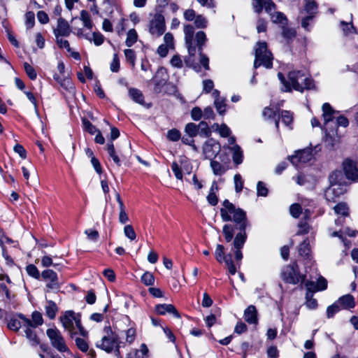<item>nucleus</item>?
<instances>
[{
    "label": "nucleus",
    "instance_id": "obj_1",
    "mask_svg": "<svg viewBox=\"0 0 358 358\" xmlns=\"http://www.w3.org/2000/svg\"><path fill=\"white\" fill-rule=\"evenodd\" d=\"M222 205L223 207L220 209V216L222 221H233L235 223V225L231 224L224 225L222 233L226 241L228 243L231 242L234 238V231H239L235 236L233 246L235 259L240 262L243 259L241 249L247 240L245 229L246 227L249 226L246 213L243 209L236 208L228 199H225Z\"/></svg>",
    "mask_w": 358,
    "mask_h": 358
},
{
    "label": "nucleus",
    "instance_id": "obj_2",
    "mask_svg": "<svg viewBox=\"0 0 358 358\" xmlns=\"http://www.w3.org/2000/svg\"><path fill=\"white\" fill-rule=\"evenodd\" d=\"M183 31L185 35V46L187 49L188 55L184 57V63L189 68L199 71V66L196 62L195 55L196 50L199 55L200 64L206 70H209V59L203 54V49L207 41V37L204 31H199L194 33V27L192 24L184 25Z\"/></svg>",
    "mask_w": 358,
    "mask_h": 358
},
{
    "label": "nucleus",
    "instance_id": "obj_3",
    "mask_svg": "<svg viewBox=\"0 0 358 358\" xmlns=\"http://www.w3.org/2000/svg\"><path fill=\"white\" fill-rule=\"evenodd\" d=\"M59 320L71 338L78 334L76 329L83 337H87L88 331L82 325L80 313H76L73 310H66L60 316Z\"/></svg>",
    "mask_w": 358,
    "mask_h": 358
},
{
    "label": "nucleus",
    "instance_id": "obj_4",
    "mask_svg": "<svg viewBox=\"0 0 358 358\" xmlns=\"http://www.w3.org/2000/svg\"><path fill=\"white\" fill-rule=\"evenodd\" d=\"M255 59L254 62V68L256 69L260 66L266 69H271L273 66V55L268 50L266 42L259 41L255 46Z\"/></svg>",
    "mask_w": 358,
    "mask_h": 358
},
{
    "label": "nucleus",
    "instance_id": "obj_5",
    "mask_svg": "<svg viewBox=\"0 0 358 358\" xmlns=\"http://www.w3.org/2000/svg\"><path fill=\"white\" fill-rule=\"evenodd\" d=\"M289 87L299 92L314 87L313 80L301 71H292L289 73Z\"/></svg>",
    "mask_w": 358,
    "mask_h": 358
},
{
    "label": "nucleus",
    "instance_id": "obj_6",
    "mask_svg": "<svg viewBox=\"0 0 358 358\" xmlns=\"http://www.w3.org/2000/svg\"><path fill=\"white\" fill-rule=\"evenodd\" d=\"M341 171H334L329 176L331 186L325 192V197L328 201H336V198L344 193V189L338 185L339 179L341 178Z\"/></svg>",
    "mask_w": 358,
    "mask_h": 358
},
{
    "label": "nucleus",
    "instance_id": "obj_7",
    "mask_svg": "<svg viewBox=\"0 0 358 358\" xmlns=\"http://www.w3.org/2000/svg\"><path fill=\"white\" fill-rule=\"evenodd\" d=\"M282 280L289 284L296 285L299 282H303L306 276L299 273L298 265L294 263L285 266L281 272Z\"/></svg>",
    "mask_w": 358,
    "mask_h": 358
},
{
    "label": "nucleus",
    "instance_id": "obj_8",
    "mask_svg": "<svg viewBox=\"0 0 358 358\" xmlns=\"http://www.w3.org/2000/svg\"><path fill=\"white\" fill-rule=\"evenodd\" d=\"M105 331L106 334L99 341L96 343V347L104 350L107 353H110L116 345L120 344L118 337L114 334L110 327L105 328Z\"/></svg>",
    "mask_w": 358,
    "mask_h": 358
},
{
    "label": "nucleus",
    "instance_id": "obj_9",
    "mask_svg": "<svg viewBox=\"0 0 358 358\" xmlns=\"http://www.w3.org/2000/svg\"><path fill=\"white\" fill-rule=\"evenodd\" d=\"M41 278L46 282L45 288L47 292H57L61 288L62 283L59 282L57 273L53 270H44L41 273Z\"/></svg>",
    "mask_w": 358,
    "mask_h": 358
},
{
    "label": "nucleus",
    "instance_id": "obj_10",
    "mask_svg": "<svg viewBox=\"0 0 358 358\" xmlns=\"http://www.w3.org/2000/svg\"><path fill=\"white\" fill-rule=\"evenodd\" d=\"M224 248L222 245L218 244L216 246L215 256L217 261L220 263L224 262L229 273L234 275L236 273V268L232 260L231 254L224 255Z\"/></svg>",
    "mask_w": 358,
    "mask_h": 358
},
{
    "label": "nucleus",
    "instance_id": "obj_11",
    "mask_svg": "<svg viewBox=\"0 0 358 358\" xmlns=\"http://www.w3.org/2000/svg\"><path fill=\"white\" fill-rule=\"evenodd\" d=\"M47 336L50 340L52 345L61 352L68 351L69 348L61 332L56 328L48 329L46 331Z\"/></svg>",
    "mask_w": 358,
    "mask_h": 358
},
{
    "label": "nucleus",
    "instance_id": "obj_12",
    "mask_svg": "<svg viewBox=\"0 0 358 358\" xmlns=\"http://www.w3.org/2000/svg\"><path fill=\"white\" fill-rule=\"evenodd\" d=\"M165 20L162 14L157 13L150 21L149 32L154 37L161 36L165 31Z\"/></svg>",
    "mask_w": 358,
    "mask_h": 358
},
{
    "label": "nucleus",
    "instance_id": "obj_13",
    "mask_svg": "<svg viewBox=\"0 0 358 358\" xmlns=\"http://www.w3.org/2000/svg\"><path fill=\"white\" fill-rule=\"evenodd\" d=\"M313 158L312 150L305 148L296 152L294 155L290 157L291 163L295 166H299L301 164H306Z\"/></svg>",
    "mask_w": 358,
    "mask_h": 358
},
{
    "label": "nucleus",
    "instance_id": "obj_14",
    "mask_svg": "<svg viewBox=\"0 0 358 358\" xmlns=\"http://www.w3.org/2000/svg\"><path fill=\"white\" fill-rule=\"evenodd\" d=\"M220 150V144L213 138L208 139L203 145V153L205 157L210 160L213 157L219 154Z\"/></svg>",
    "mask_w": 358,
    "mask_h": 358
},
{
    "label": "nucleus",
    "instance_id": "obj_15",
    "mask_svg": "<svg viewBox=\"0 0 358 358\" xmlns=\"http://www.w3.org/2000/svg\"><path fill=\"white\" fill-rule=\"evenodd\" d=\"M343 169L348 180L353 182H358V168L355 161L346 159L343 162Z\"/></svg>",
    "mask_w": 358,
    "mask_h": 358
},
{
    "label": "nucleus",
    "instance_id": "obj_16",
    "mask_svg": "<svg viewBox=\"0 0 358 358\" xmlns=\"http://www.w3.org/2000/svg\"><path fill=\"white\" fill-rule=\"evenodd\" d=\"M17 316L20 320L24 321V326H29L34 328H36L43 323L42 315L38 311L33 312L31 315V320L26 317L22 313L18 314Z\"/></svg>",
    "mask_w": 358,
    "mask_h": 358
},
{
    "label": "nucleus",
    "instance_id": "obj_17",
    "mask_svg": "<svg viewBox=\"0 0 358 358\" xmlns=\"http://www.w3.org/2000/svg\"><path fill=\"white\" fill-rule=\"evenodd\" d=\"M71 32V28L68 22L62 17L57 20V27L54 29L55 36H69Z\"/></svg>",
    "mask_w": 358,
    "mask_h": 358
},
{
    "label": "nucleus",
    "instance_id": "obj_18",
    "mask_svg": "<svg viewBox=\"0 0 358 358\" xmlns=\"http://www.w3.org/2000/svg\"><path fill=\"white\" fill-rule=\"evenodd\" d=\"M155 311L159 315H165L166 313L172 314L175 317H180L176 308L172 304H158L155 306Z\"/></svg>",
    "mask_w": 358,
    "mask_h": 358
},
{
    "label": "nucleus",
    "instance_id": "obj_19",
    "mask_svg": "<svg viewBox=\"0 0 358 358\" xmlns=\"http://www.w3.org/2000/svg\"><path fill=\"white\" fill-rule=\"evenodd\" d=\"M36 328L29 326H24V333L31 345L36 347L40 343V340L36 333Z\"/></svg>",
    "mask_w": 358,
    "mask_h": 358
},
{
    "label": "nucleus",
    "instance_id": "obj_20",
    "mask_svg": "<svg viewBox=\"0 0 358 358\" xmlns=\"http://www.w3.org/2000/svg\"><path fill=\"white\" fill-rule=\"evenodd\" d=\"M244 318L245 320L249 324H257V310L255 306L250 305L245 310Z\"/></svg>",
    "mask_w": 358,
    "mask_h": 358
},
{
    "label": "nucleus",
    "instance_id": "obj_21",
    "mask_svg": "<svg viewBox=\"0 0 358 358\" xmlns=\"http://www.w3.org/2000/svg\"><path fill=\"white\" fill-rule=\"evenodd\" d=\"M336 302L341 309H350L355 306L354 297L349 294L340 297Z\"/></svg>",
    "mask_w": 358,
    "mask_h": 358
},
{
    "label": "nucleus",
    "instance_id": "obj_22",
    "mask_svg": "<svg viewBox=\"0 0 358 358\" xmlns=\"http://www.w3.org/2000/svg\"><path fill=\"white\" fill-rule=\"evenodd\" d=\"M323 117L324 124L327 125L329 122H331L334 119V115L336 113L331 108L329 103H325L322 105Z\"/></svg>",
    "mask_w": 358,
    "mask_h": 358
},
{
    "label": "nucleus",
    "instance_id": "obj_23",
    "mask_svg": "<svg viewBox=\"0 0 358 358\" xmlns=\"http://www.w3.org/2000/svg\"><path fill=\"white\" fill-rule=\"evenodd\" d=\"M230 150L233 152L232 159L234 163L236 166L241 164L243 160V154L240 146L238 145H235L233 147L230 148Z\"/></svg>",
    "mask_w": 358,
    "mask_h": 358
},
{
    "label": "nucleus",
    "instance_id": "obj_24",
    "mask_svg": "<svg viewBox=\"0 0 358 358\" xmlns=\"http://www.w3.org/2000/svg\"><path fill=\"white\" fill-rule=\"evenodd\" d=\"M129 95L135 102L143 105L144 96L141 90L136 88L131 87L129 89Z\"/></svg>",
    "mask_w": 358,
    "mask_h": 358
},
{
    "label": "nucleus",
    "instance_id": "obj_25",
    "mask_svg": "<svg viewBox=\"0 0 358 358\" xmlns=\"http://www.w3.org/2000/svg\"><path fill=\"white\" fill-rule=\"evenodd\" d=\"M262 115L265 119L270 120L273 119L275 120V125L276 129L278 130L279 128V119L280 115L276 116L275 112L271 108L266 107L263 110Z\"/></svg>",
    "mask_w": 358,
    "mask_h": 358
},
{
    "label": "nucleus",
    "instance_id": "obj_26",
    "mask_svg": "<svg viewBox=\"0 0 358 358\" xmlns=\"http://www.w3.org/2000/svg\"><path fill=\"white\" fill-rule=\"evenodd\" d=\"M210 167L213 170V173L216 176H222L227 170V167L224 165L213 159L210 160Z\"/></svg>",
    "mask_w": 358,
    "mask_h": 358
},
{
    "label": "nucleus",
    "instance_id": "obj_27",
    "mask_svg": "<svg viewBox=\"0 0 358 358\" xmlns=\"http://www.w3.org/2000/svg\"><path fill=\"white\" fill-rule=\"evenodd\" d=\"M46 315L52 320L55 317L56 314L58 311V308L56 303L52 301H48L47 305L45 307Z\"/></svg>",
    "mask_w": 358,
    "mask_h": 358
},
{
    "label": "nucleus",
    "instance_id": "obj_28",
    "mask_svg": "<svg viewBox=\"0 0 358 358\" xmlns=\"http://www.w3.org/2000/svg\"><path fill=\"white\" fill-rule=\"evenodd\" d=\"M107 151L109 156L112 158L113 162L116 164L117 166H121V159L120 157L117 155L115 152L114 145L113 142L108 143L107 144Z\"/></svg>",
    "mask_w": 358,
    "mask_h": 358
},
{
    "label": "nucleus",
    "instance_id": "obj_29",
    "mask_svg": "<svg viewBox=\"0 0 358 358\" xmlns=\"http://www.w3.org/2000/svg\"><path fill=\"white\" fill-rule=\"evenodd\" d=\"M24 324L23 320L12 318L8 321L7 327L10 330L17 331L20 328L24 329Z\"/></svg>",
    "mask_w": 358,
    "mask_h": 358
},
{
    "label": "nucleus",
    "instance_id": "obj_30",
    "mask_svg": "<svg viewBox=\"0 0 358 358\" xmlns=\"http://www.w3.org/2000/svg\"><path fill=\"white\" fill-rule=\"evenodd\" d=\"M335 213L342 217H348L349 215V210L346 203H339L334 208Z\"/></svg>",
    "mask_w": 358,
    "mask_h": 358
},
{
    "label": "nucleus",
    "instance_id": "obj_31",
    "mask_svg": "<svg viewBox=\"0 0 358 358\" xmlns=\"http://www.w3.org/2000/svg\"><path fill=\"white\" fill-rule=\"evenodd\" d=\"M208 20L203 15H197L194 20V25L197 29H205L208 27Z\"/></svg>",
    "mask_w": 358,
    "mask_h": 358
},
{
    "label": "nucleus",
    "instance_id": "obj_32",
    "mask_svg": "<svg viewBox=\"0 0 358 358\" xmlns=\"http://www.w3.org/2000/svg\"><path fill=\"white\" fill-rule=\"evenodd\" d=\"M138 34L134 29H131L130 30H129L127 34V38L125 41L127 46H132L136 42Z\"/></svg>",
    "mask_w": 358,
    "mask_h": 358
},
{
    "label": "nucleus",
    "instance_id": "obj_33",
    "mask_svg": "<svg viewBox=\"0 0 358 358\" xmlns=\"http://www.w3.org/2000/svg\"><path fill=\"white\" fill-rule=\"evenodd\" d=\"M199 134L204 137H209L211 135V131L206 122H201L198 125Z\"/></svg>",
    "mask_w": 358,
    "mask_h": 358
},
{
    "label": "nucleus",
    "instance_id": "obj_34",
    "mask_svg": "<svg viewBox=\"0 0 358 358\" xmlns=\"http://www.w3.org/2000/svg\"><path fill=\"white\" fill-rule=\"evenodd\" d=\"M80 20L83 21L84 26L87 29H92L93 27V23L91 20L90 15L87 11L85 10H81Z\"/></svg>",
    "mask_w": 358,
    "mask_h": 358
},
{
    "label": "nucleus",
    "instance_id": "obj_35",
    "mask_svg": "<svg viewBox=\"0 0 358 358\" xmlns=\"http://www.w3.org/2000/svg\"><path fill=\"white\" fill-rule=\"evenodd\" d=\"M280 117L282 122L289 127L293 122V113L289 110H281Z\"/></svg>",
    "mask_w": 358,
    "mask_h": 358
},
{
    "label": "nucleus",
    "instance_id": "obj_36",
    "mask_svg": "<svg viewBox=\"0 0 358 358\" xmlns=\"http://www.w3.org/2000/svg\"><path fill=\"white\" fill-rule=\"evenodd\" d=\"M305 10L308 15H313L317 13V6L313 0H306Z\"/></svg>",
    "mask_w": 358,
    "mask_h": 358
},
{
    "label": "nucleus",
    "instance_id": "obj_37",
    "mask_svg": "<svg viewBox=\"0 0 358 358\" xmlns=\"http://www.w3.org/2000/svg\"><path fill=\"white\" fill-rule=\"evenodd\" d=\"M310 252V243L308 239L304 240L299 246V253L301 256L308 257Z\"/></svg>",
    "mask_w": 358,
    "mask_h": 358
},
{
    "label": "nucleus",
    "instance_id": "obj_38",
    "mask_svg": "<svg viewBox=\"0 0 358 358\" xmlns=\"http://www.w3.org/2000/svg\"><path fill=\"white\" fill-rule=\"evenodd\" d=\"M213 127H215L216 129L218 130L219 134L222 137L226 138L229 136L231 134L230 129L225 124H222L221 125L214 124Z\"/></svg>",
    "mask_w": 358,
    "mask_h": 358
},
{
    "label": "nucleus",
    "instance_id": "obj_39",
    "mask_svg": "<svg viewBox=\"0 0 358 358\" xmlns=\"http://www.w3.org/2000/svg\"><path fill=\"white\" fill-rule=\"evenodd\" d=\"M313 294L310 292L306 294V306L309 309H315L317 307V300L313 299Z\"/></svg>",
    "mask_w": 358,
    "mask_h": 358
},
{
    "label": "nucleus",
    "instance_id": "obj_40",
    "mask_svg": "<svg viewBox=\"0 0 358 358\" xmlns=\"http://www.w3.org/2000/svg\"><path fill=\"white\" fill-rule=\"evenodd\" d=\"M26 271L29 275L33 277L35 279L38 280L41 276L37 267L34 264H29L26 267Z\"/></svg>",
    "mask_w": 358,
    "mask_h": 358
},
{
    "label": "nucleus",
    "instance_id": "obj_41",
    "mask_svg": "<svg viewBox=\"0 0 358 358\" xmlns=\"http://www.w3.org/2000/svg\"><path fill=\"white\" fill-rule=\"evenodd\" d=\"M41 264L43 267H49L50 266H53L58 270H61L62 266L59 264H53L52 259L50 256H43L41 259Z\"/></svg>",
    "mask_w": 358,
    "mask_h": 358
},
{
    "label": "nucleus",
    "instance_id": "obj_42",
    "mask_svg": "<svg viewBox=\"0 0 358 358\" xmlns=\"http://www.w3.org/2000/svg\"><path fill=\"white\" fill-rule=\"evenodd\" d=\"M185 131L189 137H194L199 134L197 125L192 122L186 124Z\"/></svg>",
    "mask_w": 358,
    "mask_h": 358
},
{
    "label": "nucleus",
    "instance_id": "obj_43",
    "mask_svg": "<svg viewBox=\"0 0 358 358\" xmlns=\"http://www.w3.org/2000/svg\"><path fill=\"white\" fill-rule=\"evenodd\" d=\"M148 348L145 343H143L140 346L139 350L135 351V358H146L148 356Z\"/></svg>",
    "mask_w": 358,
    "mask_h": 358
},
{
    "label": "nucleus",
    "instance_id": "obj_44",
    "mask_svg": "<svg viewBox=\"0 0 358 358\" xmlns=\"http://www.w3.org/2000/svg\"><path fill=\"white\" fill-rule=\"evenodd\" d=\"M270 16L273 23H283L287 20L285 15L281 12L274 11L273 13H270Z\"/></svg>",
    "mask_w": 358,
    "mask_h": 358
},
{
    "label": "nucleus",
    "instance_id": "obj_45",
    "mask_svg": "<svg viewBox=\"0 0 358 358\" xmlns=\"http://www.w3.org/2000/svg\"><path fill=\"white\" fill-rule=\"evenodd\" d=\"M35 24V15L34 12L29 11L25 14V24L27 29H31Z\"/></svg>",
    "mask_w": 358,
    "mask_h": 358
},
{
    "label": "nucleus",
    "instance_id": "obj_46",
    "mask_svg": "<svg viewBox=\"0 0 358 358\" xmlns=\"http://www.w3.org/2000/svg\"><path fill=\"white\" fill-rule=\"evenodd\" d=\"M341 307L338 306V303L336 301L332 305L328 306L327 309V316L328 318H331L334 316V315L338 313L341 310Z\"/></svg>",
    "mask_w": 358,
    "mask_h": 358
},
{
    "label": "nucleus",
    "instance_id": "obj_47",
    "mask_svg": "<svg viewBox=\"0 0 358 358\" xmlns=\"http://www.w3.org/2000/svg\"><path fill=\"white\" fill-rule=\"evenodd\" d=\"M24 69L27 75L31 80H34L36 78L37 75L36 71L29 64L24 62Z\"/></svg>",
    "mask_w": 358,
    "mask_h": 358
},
{
    "label": "nucleus",
    "instance_id": "obj_48",
    "mask_svg": "<svg viewBox=\"0 0 358 358\" xmlns=\"http://www.w3.org/2000/svg\"><path fill=\"white\" fill-rule=\"evenodd\" d=\"M141 281L147 286L152 285L155 282V278L151 273L145 272L141 277Z\"/></svg>",
    "mask_w": 358,
    "mask_h": 358
},
{
    "label": "nucleus",
    "instance_id": "obj_49",
    "mask_svg": "<svg viewBox=\"0 0 358 358\" xmlns=\"http://www.w3.org/2000/svg\"><path fill=\"white\" fill-rule=\"evenodd\" d=\"M76 345L78 348L83 352H87L89 350L88 343L81 338H76L75 339Z\"/></svg>",
    "mask_w": 358,
    "mask_h": 358
},
{
    "label": "nucleus",
    "instance_id": "obj_50",
    "mask_svg": "<svg viewBox=\"0 0 358 358\" xmlns=\"http://www.w3.org/2000/svg\"><path fill=\"white\" fill-rule=\"evenodd\" d=\"M234 180L235 190L236 192L239 193L242 191L243 188V180L242 179V177L240 174L237 173L234 176Z\"/></svg>",
    "mask_w": 358,
    "mask_h": 358
},
{
    "label": "nucleus",
    "instance_id": "obj_51",
    "mask_svg": "<svg viewBox=\"0 0 358 358\" xmlns=\"http://www.w3.org/2000/svg\"><path fill=\"white\" fill-rule=\"evenodd\" d=\"M62 36H55L56 43L60 48H65L69 52H71L69 43L67 40H64Z\"/></svg>",
    "mask_w": 358,
    "mask_h": 358
},
{
    "label": "nucleus",
    "instance_id": "obj_52",
    "mask_svg": "<svg viewBox=\"0 0 358 358\" xmlns=\"http://www.w3.org/2000/svg\"><path fill=\"white\" fill-rule=\"evenodd\" d=\"M289 212L292 217L297 218L302 213V208L299 203H294L289 208Z\"/></svg>",
    "mask_w": 358,
    "mask_h": 358
},
{
    "label": "nucleus",
    "instance_id": "obj_53",
    "mask_svg": "<svg viewBox=\"0 0 358 358\" xmlns=\"http://www.w3.org/2000/svg\"><path fill=\"white\" fill-rule=\"evenodd\" d=\"M124 234L125 236H127L131 241H134L136 239V234L133 228V227L130 224L126 225L124 228Z\"/></svg>",
    "mask_w": 358,
    "mask_h": 358
},
{
    "label": "nucleus",
    "instance_id": "obj_54",
    "mask_svg": "<svg viewBox=\"0 0 358 358\" xmlns=\"http://www.w3.org/2000/svg\"><path fill=\"white\" fill-rule=\"evenodd\" d=\"M257 194L258 196H266L268 194V189L266 188L265 184L259 181L257 185Z\"/></svg>",
    "mask_w": 358,
    "mask_h": 358
},
{
    "label": "nucleus",
    "instance_id": "obj_55",
    "mask_svg": "<svg viewBox=\"0 0 358 358\" xmlns=\"http://www.w3.org/2000/svg\"><path fill=\"white\" fill-rule=\"evenodd\" d=\"M197 16L194 10L192 8L186 9L183 13V17L187 22H192Z\"/></svg>",
    "mask_w": 358,
    "mask_h": 358
},
{
    "label": "nucleus",
    "instance_id": "obj_56",
    "mask_svg": "<svg viewBox=\"0 0 358 358\" xmlns=\"http://www.w3.org/2000/svg\"><path fill=\"white\" fill-rule=\"evenodd\" d=\"M214 103L217 113L220 115H223L226 108V104L224 103V101L217 97L215 99Z\"/></svg>",
    "mask_w": 358,
    "mask_h": 358
},
{
    "label": "nucleus",
    "instance_id": "obj_57",
    "mask_svg": "<svg viewBox=\"0 0 358 358\" xmlns=\"http://www.w3.org/2000/svg\"><path fill=\"white\" fill-rule=\"evenodd\" d=\"M167 138L171 141H177L180 138V132L176 129H170L167 132Z\"/></svg>",
    "mask_w": 358,
    "mask_h": 358
},
{
    "label": "nucleus",
    "instance_id": "obj_58",
    "mask_svg": "<svg viewBox=\"0 0 358 358\" xmlns=\"http://www.w3.org/2000/svg\"><path fill=\"white\" fill-rule=\"evenodd\" d=\"M282 34L284 38L291 40L296 36V31L294 29L283 27Z\"/></svg>",
    "mask_w": 358,
    "mask_h": 358
},
{
    "label": "nucleus",
    "instance_id": "obj_59",
    "mask_svg": "<svg viewBox=\"0 0 358 358\" xmlns=\"http://www.w3.org/2000/svg\"><path fill=\"white\" fill-rule=\"evenodd\" d=\"M125 334H126V341L128 343L131 344L136 338V329L134 328H129L125 331Z\"/></svg>",
    "mask_w": 358,
    "mask_h": 358
},
{
    "label": "nucleus",
    "instance_id": "obj_60",
    "mask_svg": "<svg viewBox=\"0 0 358 358\" xmlns=\"http://www.w3.org/2000/svg\"><path fill=\"white\" fill-rule=\"evenodd\" d=\"M170 63L175 68L181 69L183 66V61L178 55H174L171 58Z\"/></svg>",
    "mask_w": 358,
    "mask_h": 358
},
{
    "label": "nucleus",
    "instance_id": "obj_61",
    "mask_svg": "<svg viewBox=\"0 0 358 358\" xmlns=\"http://www.w3.org/2000/svg\"><path fill=\"white\" fill-rule=\"evenodd\" d=\"M171 169H172V171L174 173V176H176V178L177 179H178V180H182V173L181 169H180L179 165L176 162H173L172 163V164H171Z\"/></svg>",
    "mask_w": 358,
    "mask_h": 358
},
{
    "label": "nucleus",
    "instance_id": "obj_62",
    "mask_svg": "<svg viewBox=\"0 0 358 358\" xmlns=\"http://www.w3.org/2000/svg\"><path fill=\"white\" fill-rule=\"evenodd\" d=\"M299 231L297 232L298 235H302L308 234L310 231V227L309 224L306 222H301L299 225Z\"/></svg>",
    "mask_w": 358,
    "mask_h": 358
},
{
    "label": "nucleus",
    "instance_id": "obj_63",
    "mask_svg": "<svg viewBox=\"0 0 358 358\" xmlns=\"http://www.w3.org/2000/svg\"><path fill=\"white\" fill-rule=\"evenodd\" d=\"M164 45L169 47L170 49L174 48L173 36L171 33H166L164 36Z\"/></svg>",
    "mask_w": 358,
    "mask_h": 358
},
{
    "label": "nucleus",
    "instance_id": "obj_64",
    "mask_svg": "<svg viewBox=\"0 0 358 358\" xmlns=\"http://www.w3.org/2000/svg\"><path fill=\"white\" fill-rule=\"evenodd\" d=\"M266 29H267V22L262 18H259L257 22V32L258 33L265 32L266 31Z\"/></svg>",
    "mask_w": 358,
    "mask_h": 358
}]
</instances>
